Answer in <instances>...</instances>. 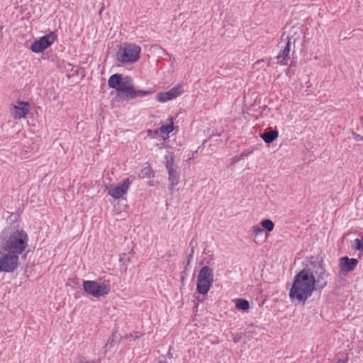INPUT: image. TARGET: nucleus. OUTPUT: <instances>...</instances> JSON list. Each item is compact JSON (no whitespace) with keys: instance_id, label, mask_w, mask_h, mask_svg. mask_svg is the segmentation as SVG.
Segmentation results:
<instances>
[{"instance_id":"obj_1","label":"nucleus","mask_w":363,"mask_h":363,"mask_svg":"<svg viewBox=\"0 0 363 363\" xmlns=\"http://www.w3.org/2000/svg\"><path fill=\"white\" fill-rule=\"evenodd\" d=\"M330 274L320 262H311L295 275L289 297L293 301L303 304L314 291L324 289L328 282Z\"/></svg>"},{"instance_id":"obj_2","label":"nucleus","mask_w":363,"mask_h":363,"mask_svg":"<svg viewBox=\"0 0 363 363\" xmlns=\"http://www.w3.org/2000/svg\"><path fill=\"white\" fill-rule=\"evenodd\" d=\"M28 235L23 229L8 228L0 234V255L1 250L17 255L21 254L28 246Z\"/></svg>"},{"instance_id":"obj_3","label":"nucleus","mask_w":363,"mask_h":363,"mask_svg":"<svg viewBox=\"0 0 363 363\" xmlns=\"http://www.w3.org/2000/svg\"><path fill=\"white\" fill-rule=\"evenodd\" d=\"M110 88L121 92V99L125 101L133 99L135 97H144L152 93L151 91L135 90L133 88L132 79L128 77H123L121 74L111 75L108 80Z\"/></svg>"},{"instance_id":"obj_4","label":"nucleus","mask_w":363,"mask_h":363,"mask_svg":"<svg viewBox=\"0 0 363 363\" xmlns=\"http://www.w3.org/2000/svg\"><path fill=\"white\" fill-rule=\"evenodd\" d=\"M141 48L134 43L121 45L116 53V59L121 62H135L140 58Z\"/></svg>"},{"instance_id":"obj_5","label":"nucleus","mask_w":363,"mask_h":363,"mask_svg":"<svg viewBox=\"0 0 363 363\" xmlns=\"http://www.w3.org/2000/svg\"><path fill=\"white\" fill-rule=\"evenodd\" d=\"M213 282V269L208 266H204L199 271L197 277V291L205 295L209 291Z\"/></svg>"},{"instance_id":"obj_6","label":"nucleus","mask_w":363,"mask_h":363,"mask_svg":"<svg viewBox=\"0 0 363 363\" xmlns=\"http://www.w3.org/2000/svg\"><path fill=\"white\" fill-rule=\"evenodd\" d=\"M83 289L88 294L96 297H102L110 291V286L104 282L97 281H84Z\"/></svg>"},{"instance_id":"obj_7","label":"nucleus","mask_w":363,"mask_h":363,"mask_svg":"<svg viewBox=\"0 0 363 363\" xmlns=\"http://www.w3.org/2000/svg\"><path fill=\"white\" fill-rule=\"evenodd\" d=\"M18 264V255L9 252L0 255V272H13Z\"/></svg>"},{"instance_id":"obj_8","label":"nucleus","mask_w":363,"mask_h":363,"mask_svg":"<svg viewBox=\"0 0 363 363\" xmlns=\"http://www.w3.org/2000/svg\"><path fill=\"white\" fill-rule=\"evenodd\" d=\"M56 38L57 35L55 32L51 31L41 37L39 40H35L30 46V50L35 53L41 52L50 46Z\"/></svg>"},{"instance_id":"obj_9","label":"nucleus","mask_w":363,"mask_h":363,"mask_svg":"<svg viewBox=\"0 0 363 363\" xmlns=\"http://www.w3.org/2000/svg\"><path fill=\"white\" fill-rule=\"evenodd\" d=\"M131 182H132L130 180L129 178H126L125 179H124L123 183L118 184V186L114 187L111 186L108 189V194L115 199L121 198L123 195L126 194Z\"/></svg>"},{"instance_id":"obj_10","label":"nucleus","mask_w":363,"mask_h":363,"mask_svg":"<svg viewBox=\"0 0 363 363\" xmlns=\"http://www.w3.org/2000/svg\"><path fill=\"white\" fill-rule=\"evenodd\" d=\"M183 91V88L181 85H177L168 91L158 93L156 96V99L162 103L167 102L169 100L177 98Z\"/></svg>"},{"instance_id":"obj_11","label":"nucleus","mask_w":363,"mask_h":363,"mask_svg":"<svg viewBox=\"0 0 363 363\" xmlns=\"http://www.w3.org/2000/svg\"><path fill=\"white\" fill-rule=\"evenodd\" d=\"M166 168L168 170V180L172 188H174V186H176L179 182V173L178 172V167L174 163L172 157H171L169 160H167Z\"/></svg>"},{"instance_id":"obj_12","label":"nucleus","mask_w":363,"mask_h":363,"mask_svg":"<svg viewBox=\"0 0 363 363\" xmlns=\"http://www.w3.org/2000/svg\"><path fill=\"white\" fill-rule=\"evenodd\" d=\"M30 104L28 102L18 101V105L13 106L12 112L13 117L15 119H20L25 117L29 112Z\"/></svg>"},{"instance_id":"obj_13","label":"nucleus","mask_w":363,"mask_h":363,"mask_svg":"<svg viewBox=\"0 0 363 363\" xmlns=\"http://www.w3.org/2000/svg\"><path fill=\"white\" fill-rule=\"evenodd\" d=\"M358 260L355 258H349L348 257H342L340 259V268L342 272L352 271L357 265Z\"/></svg>"},{"instance_id":"obj_14","label":"nucleus","mask_w":363,"mask_h":363,"mask_svg":"<svg viewBox=\"0 0 363 363\" xmlns=\"http://www.w3.org/2000/svg\"><path fill=\"white\" fill-rule=\"evenodd\" d=\"M279 136V132L272 128L265 130L260 134V138L266 143H271L275 140Z\"/></svg>"},{"instance_id":"obj_15","label":"nucleus","mask_w":363,"mask_h":363,"mask_svg":"<svg viewBox=\"0 0 363 363\" xmlns=\"http://www.w3.org/2000/svg\"><path fill=\"white\" fill-rule=\"evenodd\" d=\"M288 42L285 45L284 48L281 50L278 56L277 57V59H281L280 63L281 65H286L287 60L289 57V54L291 50V43L290 40L289 39V37H287Z\"/></svg>"},{"instance_id":"obj_16","label":"nucleus","mask_w":363,"mask_h":363,"mask_svg":"<svg viewBox=\"0 0 363 363\" xmlns=\"http://www.w3.org/2000/svg\"><path fill=\"white\" fill-rule=\"evenodd\" d=\"M235 306L238 310L247 311L250 308L249 302L243 298L236 300Z\"/></svg>"},{"instance_id":"obj_17","label":"nucleus","mask_w":363,"mask_h":363,"mask_svg":"<svg viewBox=\"0 0 363 363\" xmlns=\"http://www.w3.org/2000/svg\"><path fill=\"white\" fill-rule=\"evenodd\" d=\"M138 177L140 178H143V179H144V178L150 179L152 177H153V171L149 166L145 167L140 170V172L139 173Z\"/></svg>"},{"instance_id":"obj_18","label":"nucleus","mask_w":363,"mask_h":363,"mask_svg":"<svg viewBox=\"0 0 363 363\" xmlns=\"http://www.w3.org/2000/svg\"><path fill=\"white\" fill-rule=\"evenodd\" d=\"M260 225L262 228L266 229L268 232L272 231L274 228V223L269 219L262 220Z\"/></svg>"},{"instance_id":"obj_19","label":"nucleus","mask_w":363,"mask_h":363,"mask_svg":"<svg viewBox=\"0 0 363 363\" xmlns=\"http://www.w3.org/2000/svg\"><path fill=\"white\" fill-rule=\"evenodd\" d=\"M160 130L162 133L169 134L174 130V123L172 119H171L170 123L167 125H162Z\"/></svg>"},{"instance_id":"obj_20","label":"nucleus","mask_w":363,"mask_h":363,"mask_svg":"<svg viewBox=\"0 0 363 363\" xmlns=\"http://www.w3.org/2000/svg\"><path fill=\"white\" fill-rule=\"evenodd\" d=\"M354 248L355 250H363V243H362V240H359L358 238L354 240Z\"/></svg>"},{"instance_id":"obj_21","label":"nucleus","mask_w":363,"mask_h":363,"mask_svg":"<svg viewBox=\"0 0 363 363\" xmlns=\"http://www.w3.org/2000/svg\"><path fill=\"white\" fill-rule=\"evenodd\" d=\"M253 233L255 237L262 235L264 233V230L262 227L253 226Z\"/></svg>"},{"instance_id":"obj_22","label":"nucleus","mask_w":363,"mask_h":363,"mask_svg":"<svg viewBox=\"0 0 363 363\" xmlns=\"http://www.w3.org/2000/svg\"><path fill=\"white\" fill-rule=\"evenodd\" d=\"M193 253H194V247H191V253L190 255H189V256H188L189 257V260L192 258Z\"/></svg>"},{"instance_id":"obj_23","label":"nucleus","mask_w":363,"mask_h":363,"mask_svg":"<svg viewBox=\"0 0 363 363\" xmlns=\"http://www.w3.org/2000/svg\"><path fill=\"white\" fill-rule=\"evenodd\" d=\"M336 363H345L344 360L340 359Z\"/></svg>"},{"instance_id":"obj_24","label":"nucleus","mask_w":363,"mask_h":363,"mask_svg":"<svg viewBox=\"0 0 363 363\" xmlns=\"http://www.w3.org/2000/svg\"><path fill=\"white\" fill-rule=\"evenodd\" d=\"M130 336L132 337L133 338H137L138 337V336L133 337L132 335H130Z\"/></svg>"},{"instance_id":"obj_25","label":"nucleus","mask_w":363,"mask_h":363,"mask_svg":"<svg viewBox=\"0 0 363 363\" xmlns=\"http://www.w3.org/2000/svg\"><path fill=\"white\" fill-rule=\"evenodd\" d=\"M86 363H93V362H87Z\"/></svg>"}]
</instances>
